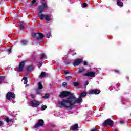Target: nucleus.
<instances>
[{
	"instance_id": "1",
	"label": "nucleus",
	"mask_w": 131,
	"mask_h": 131,
	"mask_svg": "<svg viewBox=\"0 0 131 131\" xmlns=\"http://www.w3.org/2000/svg\"><path fill=\"white\" fill-rule=\"evenodd\" d=\"M82 103V98L79 97L78 98L74 96H70L67 100L63 99L61 101H58V104L60 105V108H66V109H72V106H74L75 103Z\"/></svg>"
},
{
	"instance_id": "2",
	"label": "nucleus",
	"mask_w": 131,
	"mask_h": 131,
	"mask_svg": "<svg viewBox=\"0 0 131 131\" xmlns=\"http://www.w3.org/2000/svg\"><path fill=\"white\" fill-rule=\"evenodd\" d=\"M41 4L43 5V6H39L38 7L39 12L38 13V17L40 18V20H43V18H45L46 21L48 22H51V16L48 14L45 15L42 14V13L45 12V10H47L48 9V5H47V2L45 0H42L41 2Z\"/></svg>"
},
{
	"instance_id": "3",
	"label": "nucleus",
	"mask_w": 131,
	"mask_h": 131,
	"mask_svg": "<svg viewBox=\"0 0 131 131\" xmlns=\"http://www.w3.org/2000/svg\"><path fill=\"white\" fill-rule=\"evenodd\" d=\"M32 36L34 37V38H36V40H42L45 37V35L42 33H33Z\"/></svg>"
},
{
	"instance_id": "4",
	"label": "nucleus",
	"mask_w": 131,
	"mask_h": 131,
	"mask_svg": "<svg viewBox=\"0 0 131 131\" xmlns=\"http://www.w3.org/2000/svg\"><path fill=\"white\" fill-rule=\"evenodd\" d=\"M73 95H74V94H71V92L69 91H62L61 92L59 96V98H66V97H68L69 96H73Z\"/></svg>"
},
{
	"instance_id": "5",
	"label": "nucleus",
	"mask_w": 131,
	"mask_h": 131,
	"mask_svg": "<svg viewBox=\"0 0 131 131\" xmlns=\"http://www.w3.org/2000/svg\"><path fill=\"white\" fill-rule=\"evenodd\" d=\"M15 93L12 92H8L6 95V99L8 101L10 100H13V99H15Z\"/></svg>"
},
{
	"instance_id": "6",
	"label": "nucleus",
	"mask_w": 131,
	"mask_h": 131,
	"mask_svg": "<svg viewBox=\"0 0 131 131\" xmlns=\"http://www.w3.org/2000/svg\"><path fill=\"white\" fill-rule=\"evenodd\" d=\"M29 103L31 105V107H34V108H36L37 107H38L39 105H40V102L35 99L31 101Z\"/></svg>"
},
{
	"instance_id": "7",
	"label": "nucleus",
	"mask_w": 131,
	"mask_h": 131,
	"mask_svg": "<svg viewBox=\"0 0 131 131\" xmlns=\"http://www.w3.org/2000/svg\"><path fill=\"white\" fill-rule=\"evenodd\" d=\"M107 125L113 126L114 125V122L111 119H108L105 120L103 123V126H107Z\"/></svg>"
},
{
	"instance_id": "8",
	"label": "nucleus",
	"mask_w": 131,
	"mask_h": 131,
	"mask_svg": "<svg viewBox=\"0 0 131 131\" xmlns=\"http://www.w3.org/2000/svg\"><path fill=\"white\" fill-rule=\"evenodd\" d=\"M82 63V59L81 58H76L73 62V65L76 67V66H79Z\"/></svg>"
},
{
	"instance_id": "9",
	"label": "nucleus",
	"mask_w": 131,
	"mask_h": 131,
	"mask_svg": "<svg viewBox=\"0 0 131 131\" xmlns=\"http://www.w3.org/2000/svg\"><path fill=\"white\" fill-rule=\"evenodd\" d=\"M45 124V121L42 119H39L38 122L35 125V128H38L40 126H42Z\"/></svg>"
},
{
	"instance_id": "10",
	"label": "nucleus",
	"mask_w": 131,
	"mask_h": 131,
	"mask_svg": "<svg viewBox=\"0 0 131 131\" xmlns=\"http://www.w3.org/2000/svg\"><path fill=\"white\" fill-rule=\"evenodd\" d=\"M83 76H88V77H95L96 76V72L90 71L83 74Z\"/></svg>"
},
{
	"instance_id": "11",
	"label": "nucleus",
	"mask_w": 131,
	"mask_h": 131,
	"mask_svg": "<svg viewBox=\"0 0 131 131\" xmlns=\"http://www.w3.org/2000/svg\"><path fill=\"white\" fill-rule=\"evenodd\" d=\"M26 64V61L24 60L21 61L19 66H18V70L19 71H23V69H24V66H25V64Z\"/></svg>"
},
{
	"instance_id": "12",
	"label": "nucleus",
	"mask_w": 131,
	"mask_h": 131,
	"mask_svg": "<svg viewBox=\"0 0 131 131\" xmlns=\"http://www.w3.org/2000/svg\"><path fill=\"white\" fill-rule=\"evenodd\" d=\"M101 91L98 89H92L89 92V95H99Z\"/></svg>"
},
{
	"instance_id": "13",
	"label": "nucleus",
	"mask_w": 131,
	"mask_h": 131,
	"mask_svg": "<svg viewBox=\"0 0 131 131\" xmlns=\"http://www.w3.org/2000/svg\"><path fill=\"white\" fill-rule=\"evenodd\" d=\"M78 128V124H75L73 126L71 127V130H76Z\"/></svg>"
},
{
	"instance_id": "14",
	"label": "nucleus",
	"mask_w": 131,
	"mask_h": 131,
	"mask_svg": "<svg viewBox=\"0 0 131 131\" xmlns=\"http://www.w3.org/2000/svg\"><path fill=\"white\" fill-rule=\"evenodd\" d=\"M5 76H0V83H5L6 81H5Z\"/></svg>"
},
{
	"instance_id": "15",
	"label": "nucleus",
	"mask_w": 131,
	"mask_h": 131,
	"mask_svg": "<svg viewBox=\"0 0 131 131\" xmlns=\"http://www.w3.org/2000/svg\"><path fill=\"white\" fill-rule=\"evenodd\" d=\"M5 121L7 123H9V122H14V119H9L7 117L5 118Z\"/></svg>"
},
{
	"instance_id": "16",
	"label": "nucleus",
	"mask_w": 131,
	"mask_h": 131,
	"mask_svg": "<svg viewBox=\"0 0 131 131\" xmlns=\"http://www.w3.org/2000/svg\"><path fill=\"white\" fill-rule=\"evenodd\" d=\"M31 70H33V66L30 65L28 66L27 68V71L29 72V71H31Z\"/></svg>"
},
{
	"instance_id": "17",
	"label": "nucleus",
	"mask_w": 131,
	"mask_h": 131,
	"mask_svg": "<svg viewBox=\"0 0 131 131\" xmlns=\"http://www.w3.org/2000/svg\"><path fill=\"white\" fill-rule=\"evenodd\" d=\"M117 4L119 7H123V3L121 2L120 0L117 1Z\"/></svg>"
},
{
	"instance_id": "18",
	"label": "nucleus",
	"mask_w": 131,
	"mask_h": 131,
	"mask_svg": "<svg viewBox=\"0 0 131 131\" xmlns=\"http://www.w3.org/2000/svg\"><path fill=\"white\" fill-rule=\"evenodd\" d=\"M85 96H86V92H84L80 94L79 97L82 98H84V97H85Z\"/></svg>"
},
{
	"instance_id": "19",
	"label": "nucleus",
	"mask_w": 131,
	"mask_h": 131,
	"mask_svg": "<svg viewBox=\"0 0 131 131\" xmlns=\"http://www.w3.org/2000/svg\"><path fill=\"white\" fill-rule=\"evenodd\" d=\"M38 86L39 90H42V88H43V86H42V84L41 82H38Z\"/></svg>"
},
{
	"instance_id": "20",
	"label": "nucleus",
	"mask_w": 131,
	"mask_h": 131,
	"mask_svg": "<svg viewBox=\"0 0 131 131\" xmlns=\"http://www.w3.org/2000/svg\"><path fill=\"white\" fill-rule=\"evenodd\" d=\"M84 71H85V69L84 68H80L78 71V73H82V72H84Z\"/></svg>"
},
{
	"instance_id": "21",
	"label": "nucleus",
	"mask_w": 131,
	"mask_h": 131,
	"mask_svg": "<svg viewBox=\"0 0 131 131\" xmlns=\"http://www.w3.org/2000/svg\"><path fill=\"white\" fill-rule=\"evenodd\" d=\"M46 75V72H42L39 75V77H45Z\"/></svg>"
},
{
	"instance_id": "22",
	"label": "nucleus",
	"mask_w": 131,
	"mask_h": 131,
	"mask_svg": "<svg viewBox=\"0 0 131 131\" xmlns=\"http://www.w3.org/2000/svg\"><path fill=\"white\" fill-rule=\"evenodd\" d=\"M35 91H36V95H40V93H41L40 89H37L35 90Z\"/></svg>"
},
{
	"instance_id": "23",
	"label": "nucleus",
	"mask_w": 131,
	"mask_h": 131,
	"mask_svg": "<svg viewBox=\"0 0 131 131\" xmlns=\"http://www.w3.org/2000/svg\"><path fill=\"white\" fill-rule=\"evenodd\" d=\"M49 97H50V94H49V93H47L45 94V96H43L42 97V98H43V99H48Z\"/></svg>"
},
{
	"instance_id": "24",
	"label": "nucleus",
	"mask_w": 131,
	"mask_h": 131,
	"mask_svg": "<svg viewBox=\"0 0 131 131\" xmlns=\"http://www.w3.org/2000/svg\"><path fill=\"white\" fill-rule=\"evenodd\" d=\"M21 43H22V45H24V46H25L27 45V43H28V41L26 40H23L21 41Z\"/></svg>"
},
{
	"instance_id": "25",
	"label": "nucleus",
	"mask_w": 131,
	"mask_h": 131,
	"mask_svg": "<svg viewBox=\"0 0 131 131\" xmlns=\"http://www.w3.org/2000/svg\"><path fill=\"white\" fill-rule=\"evenodd\" d=\"M73 85H74V86L77 87V86H78V85H79V83H78L77 82H74L73 83Z\"/></svg>"
},
{
	"instance_id": "26",
	"label": "nucleus",
	"mask_w": 131,
	"mask_h": 131,
	"mask_svg": "<svg viewBox=\"0 0 131 131\" xmlns=\"http://www.w3.org/2000/svg\"><path fill=\"white\" fill-rule=\"evenodd\" d=\"M51 32H48L47 33V38H50L51 37Z\"/></svg>"
},
{
	"instance_id": "27",
	"label": "nucleus",
	"mask_w": 131,
	"mask_h": 131,
	"mask_svg": "<svg viewBox=\"0 0 131 131\" xmlns=\"http://www.w3.org/2000/svg\"><path fill=\"white\" fill-rule=\"evenodd\" d=\"M66 78L67 80L69 81V80H70V79H71V78H72V76H69L66 77Z\"/></svg>"
},
{
	"instance_id": "28",
	"label": "nucleus",
	"mask_w": 131,
	"mask_h": 131,
	"mask_svg": "<svg viewBox=\"0 0 131 131\" xmlns=\"http://www.w3.org/2000/svg\"><path fill=\"white\" fill-rule=\"evenodd\" d=\"M47 107L46 105H43L42 107H41V110L42 111H43V110H46V109H47Z\"/></svg>"
},
{
	"instance_id": "29",
	"label": "nucleus",
	"mask_w": 131,
	"mask_h": 131,
	"mask_svg": "<svg viewBox=\"0 0 131 131\" xmlns=\"http://www.w3.org/2000/svg\"><path fill=\"white\" fill-rule=\"evenodd\" d=\"M19 29L21 30H23V29H24V25H23V24H20L19 26Z\"/></svg>"
},
{
	"instance_id": "30",
	"label": "nucleus",
	"mask_w": 131,
	"mask_h": 131,
	"mask_svg": "<svg viewBox=\"0 0 131 131\" xmlns=\"http://www.w3.org/2000/svg\"><path fill=\"white\" fill-rule=\"evenodd\" d=\"M45 56L46 55H45V54H42V55H41L40 57V60H42V59H43V58H45Z\"/></svg>"
},
{
	"instance_id": "31",
	"label": "nucleus",
	"mask_w": 131,
	"mask_h": 131,
	"mask_svg": "<svg viewBox=\"0 0 131 131\" xmlns=\"http://www.w3.org/2000/svg\"><path fill=\"white\" fill-rule=\"evenodd\" d=\"M31 3V5H34V4L36 3V0H32Z\"/></svg>"
},
{
	"instance_id": "32",
	"label": "nucleus",
	"mask_w": 131,
	"mask_h": 131,
	"mask_svg": "<svg viewBox=\"0 0 131 131\" xmlns=\"http://www.w3.org/2000/svg\"><path fill=\"white\" fill-rule=\"evenodd\" d=\"M62 86H63V88H66L67 86V83L63 82L62 83Z\"/></svg>"
},
{
	"instance_id": "33",
	"label": "nucleus",
	"mask_w": 131,
	"mask_h": 131,
	"mask_svg": "<svg viewBox=\"0 0 131 131\" xmlns=\"http://www.w3.org/2000/svg\"><path fill=\"white\" fill-rule=\"evenodd\" d=\"M82 6H83V8H86V7H88V4L86 3H83L82 4Z\"/></svg>"
},
{
	"instance_id": "34",
	"label": "nucleus",
	"mask_w": 131,
	"mask_h": 131,
	"mask_svg": "<svg viewBox=\"0 0 131 131\" xmlns=\"http://www.w3.org/2000/svg\"><path fill=\"white\" fill-rule=\"evenodd\" d=\"M114 71L115 73H117L118 74H119V70H114Z\"/></svg>"
},
{
	"instance_id": "35",
	"label": "nucleus",
	"mask_w": 131,
	"mask_h": 131,
	"mask_svg": "<svg viewBox=\"0 0 131 131\" xmlns=\"http://www.w3.org/2000/svg\"><path fill=\"white\" fill-rule=\"evenodd\" d=\"M31 98H32V99H34V98H35L34 94H31Z\"/></svg>"
},
{
	"instance_id": "36",
	"label": "nucleus",
	"mask_w": 131,
	"mask_h": 131,
	"mask_svg": "<svg viewBox=\"0 0 131 131\" xmlns=\"http://www.w3.org/2000/svg\"><path fill=\"white\" fill-rule=\"evenodd\" d=\"M41 66H42V63H41V62H39V63H38V67H39V68H40V67H41Z\"/></svg>"
},
{
	"instance_id": "37",
	"label": "nucleus",
	"mask_w": 131,
	"mask_h": 131,
	"mask_svg": "<svg viewBox=\"0 0 131 131\" xmlns=\"http://www.w3.org/2000/svg\"><path fill=\"white\" fill-rule=\"evenodd\" d=\"M69 73H70V72H68L67 71H65L64 72V74H69Z\"/></svg>"
},
{
	"instance_id": "38",
	"label": "nucleus",
	"mask_w": 131,
	"mask_h": 131,
	"mask_svg": "<svg viewBox=\"0 0 131 131\" xmlns=\"http://www.w3.org/2000/svg\"><path fill=\"white\" fill-rule=\"evenodd\" d=\"M23 80H24V81L27 80V78L26 77H24L23 78Z\"/></svg>"
},
{
	"instance_id": "39",
	"label": "nucleus",
	"mask_w": 131,
	"mask_h": 131,
	"mask_svg": "<svg viewBox=\"0 0 131 131\" xmlns=\"http://www.w3.org/2000/svg\"><path fill=\"white\" fill-rule=\"evenodd\" d=\"M89 84V81H86L85 82V86H86Z\"/></svg>"
},
{
	"instance_id": "40",
	"label": "nucleus",
	"mask_w": 131,
	"mask_h": 131,
	"mask_svg": "<svg viewBox=\"0 0 131 131\" xmlns=\"http://www.w3.org/2000/svg\"><path fill=\"white\" fill-rule=\"evenodd\" d=\"M71 53H74V50H70L69 52V54H71Z\"/></svg>"
},
{
	"instance_id": "41",
	"label": "nucleus",
	"mask_w": 131,
	"mask_h": 131,
	"mask_svg": "<svg viewBox=\"0 0 131 131\" xmlns=\"http://www.w3.org/2000/svg\"><path fill=\"white\" fill-rule=\"evenodd\" d=\"M8 53H11V52H12V49L10 48L8 50Z\"/></svg>"
},
{
	"instance_id": "42",
	"label": "nucleus",
	"mask_w": 131,
	"mask_h": 131,
	"mask_svg": "<svg viewBox=\"0 0 131 131\" xmlns=\"http://www.w3.org/2000/svg\"><path fill=\"white\" fill-rule=\"evenodd\" d=\"M83 66H88V62H84V63H83Z\"/></svg>"
},
{
	"instance_id": "43",
	"label": "nucleus",
	"mask_w": 131,
	"mask_h": 131,
	"mask_svg": "<svg viewBox=\"0 0 131 131\" xmlns=\"http://www.w3.org/2000/svg\"><path fill=\"white\" fill-rule=\"evenodd\" d=\"M28 82V80H26V81H24V84H27V83Z\"/></svg>"
},
{
	"instance_id": "44",
	"label": "nucleus",
	"mask_w": 131,
	"mask_h": 131,
	"mask_svg": "<svg viewBox=\"0 0 131 131\" xmlns=\"http://www.w3.org/2000/svg\"><path fill=\"white\" fill-rule=\"evenodd\" d=\"M76 55H77V53H76V52H74V53L72 54V56H76Z\"/></svg>"
},
{
	"instance_id": "45",
	"label": "nucleus",
	"mask_w": 131,
	"mask_h": 131,
	"mask_svg": "<svg viewBox=\"0 0 131 131\" xmlns=\"http://www.w3.org/2000/svg\"><path fill=\"white\" fill-rule=\"evenodd\" d=\"M120 123L121 124H122L124 123V122L123 121H120Z\"/></svg>"
},
{
	"instance_id": "46",
	"label": "nucleus",
	"mask_w": 131,
	"mask_h": 131,
	"mask_svg": "<svg viewBox=\"0 0 131 131\" xmlns=\"http://www.w3.org/2000/svg\"><path fill=\"white\" fill-rule=\"evenodd\" d=\"M3 125V122L2 121H0V126Z\"/></svg>"
},
{
	"instance_id": "47",
	"label": "nucleus",
	"mask_w": 131,
	"mask_h": 131,
	"mask_svg": "<svg viewBox=\"0 0 131 131\" xmlns=\"http://www.w3.org/2000/svg\"><path fill=\"white\" fill-rule=\"evenodd\" d=\"M91 131H97V129H93Z\"/></svg>"
},
{
	"instance_id": "48",
	"label": "nucleus",
	"mask_w": 131,
	"mask_h": 131,
	"mask_svg": "<svg viewBox=\"0 0 131 131\" xmlns=\"http://www.w3.org/2000/svg\"><path fill=\"white\" fill-rule=\"evenodd\" d=\"M13 2H15V0H12Z\"/></svg>"
}]
</instances>
